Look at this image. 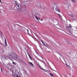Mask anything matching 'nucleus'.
I'll use <instances>...</instances> for the list:
<instances>
[{"mask_svg": "<svg viewBox=\"0 0 77 77\" xmlns=\"http://www.w3.org/2000/svg\"><path fill=\"white\" fill-rule=\"evenodd\" d=\"M69 15L70 17H73V16H74V15H73V14H69Z\"/></svg>", "mask_w": 77, "mask_h": 77, "instance_id": "nucleus-16", "label": "nucleus"}, {"mask_svg": "<svg viewBox=\"0 0 77 77\" xmlns=\"http://www.w3.org/2000/svg\"><path fill=\"white\" fill-rule=\"evenodd\" d=\"M17 72L16 71V72H15V74L16 75V77H20V76H18V74L17 75V73H16V72Z\"/></svg>", "mask_w": 77, "mask_h": 77, "instance_id": "nucleus-12", "label": "nucleus"}, {"mask_svg": "<svg viewBox=\"0 0 77 77\" xmlns=\"http://www.w3.org/2000/svg\"><path fill=\"white\" fill-rule=\"evenodd\" d=\"M12 63L13 64H14V65H15V64H16V63L15 62H12Z\"/></svg>", "mask_w": 77, "mask_h": 77, "instance_id": "nucleus-23", "label": "nucleus"}, {"mask_svg": "<svg viewBox=\"0 0 77 77\" xmlns=\"http://www.w3.org/2000/svg\"><path fill=\"white\" fill-rule=\"evenodd\" d=\"M41 42H42V43L43 44V45H44L45 47H48V46L47 45H46L41 40Z\"/></svg>", "mask_w": 77, "mask_h": 77, "instance_id": "nucleus-8", "label": "nucleus"}, {"mask_svg": "<svg viewBox=\"0 0 77 77\" xmlns=\"http://www.w3.org/2000/svg\"><path fill=\"white\" fill-rule=\"evenodd\" d=\"M69 27L68 26L67 27V30H68L69 31V32L70 33H71V31H69V28H72V26H71V24H70L69 25Z\"/></svg>", "mask_w": 77, "mask_h": 77, "instance_id": "nucleus-5", "label": "nucleus"}, {"mask_svg": "<svg viewBox=\"0 0 77 77\" xmlns=\"http://www.w3.org/2000/svg\"><path fill=\"white\" fill-rule=\"evenodd\" d=\"M38 66L39 67V68L41 69H43L41 67V66H40L39 65H38Z\"/></svg>", "mask_w": 77, "mask_h": 77, "instance_id": "nucleus-17", "label": "nucleus"}, {"mask_svg": "<svg viewBox=\"0 0 77 77\" xmlns=\"http://www.w3.org/2000/svg\"><path fill=\"white\" fill-rule=\"evenodd\" d=\"M29 63L30 65H31V66H33V64L32 63V62H29Z\"/></svg>", "mask_w": 77, "mask_h": 77, "instance_id": "nucleus-11", "label": "nucleus"}, {"mask_svg": "<svg viewBox=\"0 0 77 77\" xmlns=\"http://www.w3.org/2000/svg\"><path fill=\"white\" fill-rule=\"evenodd\" d=\"M17 29H18V30H20V31L22 30V29L21 28V26L18 27L17 28Z\"/></svg>", "mask_w": 77, "mask_h": 77, "instance_id": "nucleus-9", "label": "nucleus"}, {"mask_svg": "<svg viewBox=\"0 0 77 77\" xmlns=\"http://www.w3.org/2000/svg\"><path fill=\"white\" fill-rule=\"evenodd\" d=\"M15 55L14 54V53H11V54L10 56V57H11V58H12L14 59V57H15Z\"/></svg>", "mask_w": 77, "mask_h": 77, "instance_id": "nucleus-6", "label": "nucleus"}, {"mask_svg": "<svg viewBox=\"0 0 77 77\" xmlns=\"http://www.w3.org/2000/svg\"><path fill=\"white\" fill-rule=\"evenodd\" d=\"M41 57L42 58V57Z\"/></svg>", "mask_w": 77, "mask_h": 77, "instance_id": "nucleus-31", "label": "nucleus"}, {"mask_svg": "<svg viewBox=\"0 0 77 77\" xmlns=\"http://www.w3.org/2000/svg\"><path fill=\"white\" fill-rule=\"evenodd\" d=\"M29 59H30L31 60H33V59H32V57H29Z\"/></svg>", "mask_w": 77, "mask_h": 77, "instance_id": "nucleus-21", "label": "nucleus"}, {"mask_svg": "<svg viewBox=\"0 0 77 77\" xmlns=\"http://www.w3.org/2000/svg\"><path fill=\"white\" fill-rule=\"evenodd\" d=\"M50 74L51 76V77H53V75H54L53 74H52L51 73H50Z\"/></svg>", "mask_w": 77, "mask_h": 77, "instance_id": "nucleus-15", "label": "nucleus"}, {"mask_svg": "<svg viewBox=\"0 0 77 77\" xmlns=\"http://www.w3.org/2000/svg\"><path fill=\"white\" fill-rule=\"evenodd\" d=\"M28 54V55L29 56V57H30V55H29V54Z\"/></svg>", "mask_w": 77, "mask_h": 77, "instance_id": "nucleus-26", "label": "nucleus"}, {"mask_svg": "<svg viewBox=\"0 0 77 77\" xmlns=\"http://www.w3.org/2000/svg\"><path fill=\"white\" fill-rule=\"evenodd\" d=\"M14 59H17V60H19V57H18V55H15Z\"/></svg>", "mask_w": 77, "mask_h": 77, "instance_id": "nucleus-7", "label": "nucleus"}, {"mask_svg": "<svg viewBox=\"0 0 77 77\" xmlns=\"http://www.w3.org/2000/svg\"><path fill=\"white\" fill-rule=\"evenodd\" d=\"M1 71L2 72V71H2V68H1Z\"/></svg>", "mask_w": 77, "mask_h": 77, "instance_id": "nucleus-28", "label": "nucleus"}, {"mask_svg": "<svg viewBox=\"0 0 77 77\" xmlns=\"http://www.w3.org/2000/svg\"><path fill=\"white\" fill-rule=\"evenodd\" d=\"M0 2L1 3H2V1H1V0H0Z\"/></svg>", "mask_w": 77, "mask_h": 77, "instance_id": "nucleus-27", "label": "nucleus"}, {"mask_svg": "<svg viewBox=\"0 0 77 77\" xmlns=\"http://www.w3.org/2000/svg\"><path fill=\"white\" fill-rule=\"evenodd\" d=\"M57 14V15H58V16H59V17L60 18H62V16H61L60 15V14Z\"/></svg>", "mask_w": 77, "mask_h": 77, "instance_id": "nucleus-13", "label": "nucleus"}, {"mask_svg": "<svg viewBox=\"0 0 77 77\" xmlns=\"http://www.w3.org/2000/svg\"><path fill=\"white\" fill-rule=\"evenodd\" d=\"M66 41H66V42L67 43V44H69V41H68L67 40H66Z\"/></svg>", "mask_w": 77, "mask_h": 77, "instance_id": "nucleus-19", "label": "nucleus"}, {"mask_svg": "<svg viewBox=\"0 0 77 77\" xmlns=\"http://www.w3.org/2000/svg\"><path fill=\"white\" fill-rule=\"evenodd\" d=\"M43 20H42V19L41 20V21H43Z\"/></svg>", "mask_w": 77, "mask_h": 77, "instance_id": "nucleus-29", "label": "nucleus"}, {"mask_svg": "<svg viewBox=\"0 0 77 77\" xmlns=\"http://www.w3.org/2000/svg\"><path fill=\"white\" fill-rule=\"evenodd\" d=\"M27 33H29V29H27Z\"/></svg>", "mask_w": 77, "mask_h": 77, "instance_id": "nucleus-24", "label": "nucleus"}, {"mask_svg": "<svg viewBox=\"0 0 77 77\" xmlns=\"http://www.w3.org/2000/svg\"><path fill=\"white\" fill-rule=\"evenodd\" d=\"M27 2L24 1L23 3V4H24V5H27Z\"/></svg>", "mask_w": 77, "mask_h": 77, "instance_id": "nucleus-14", "label": "nucleus"}, {"mask_svg": "<svg viewBox=\"0 0 77 77\" xmlns=\"http://www.w3.org/2000/svg\"><path fill=\"white\" fill-rule=\"evenodd\" d=\"M54 8H55V11H57L58 12H60V10L59 9V8L57 7V6L56 5V4H55V6H54Z\"/></svg>", "mask_w": 77, "mask_h": 77, "instance_id": "nucleus-3", "label": "nucleus"}, {"mask_svg": "<svg viewBox=\"0 0 77 77\" xmlns=\"http://www.w3.org/2000/svg\"><path fill=\"white\" fill-rule=\"evenodd\" d=\"M72 2H73V3H75V0H72Z\"/></svg>", "mask_w": 77, "mask_h": 77, "instance_id": "nucleus-18", "label": "nucleus"}, {"mask_svg": "<svg viewBox=\"0 0 77 77\" xmlns=\"http://www.w3.org/2000/svg\"><path fill=\"white\" fill-rule=\"evenodd\" d=\"M42 69L43 70V71H45V72H46V71H47V70L43 68Z\"/></svg>", "mask_w": 77, "mask_h": 77, "instance_id": "nucleus-20", "label": "nucleus"}, {"mask_svg": "<svg viewBox=\"0 0 77 77\" xmlns=\"http://www.w3.org/2000/svg\"><path fill=\"white\" fill-rule=\"evenodd\" d=\"M36 13H33V12L31 13L30 14H29V17H36Z\"/></svg>", "mask_w": 77, "mask_h": 77, "instance_id": "nucleus-2", "label": "nucleus"}, {"mask_svg": "<svg viewBox=\"0 0 77 77\" xmlns=\"http://www.w3.org/2000/svg\"><path fill=\"white\" fill-rule=\"evenodd\" d=\"M5 45L6 46H7V45H8V44H7V42H6V39H5Z\"/></svg>", "mask_w": 77, "mask_h": 77, "instance_id": "nucleus-10", "label": "nucleus"}, {"mask_svg": "<svg viewBox=\"0 0 77 77\" xmlns=\"http://www.w3.org/2000/svg\"><path fill=\"white\" fill-rule=\"evenodd\" d=\"M23 32L24 33H25V30H24V29H23Z\"/></svg>", "mask_w": 77, "mask_h": 77, "instance_id": "nucleus-25", "label": "nucleus"}, {"mask_svg": "<svg viewBox=\"0 0 77 77\" xmlns=\"http://www.w3.org/2000/svg\"><path fill=\"white\" fill-rule=\"evenodd\" d=\"M40 16L41 15H40V14L39 13H36V16H35V18H36V19H37L38 21L39 22V20H38V18H40Z\"/></svg>", "mask_w": 77, "mask_h": 77, "instance_id": "nucleus-4", "label": "nucleus"}, {"mask_svg": "<svg viewBox=\"0 0 77 77\" xmlns=\"http://www.w3.org/2000/svg\"><path fill=\"white\" fill-rule=\"evenodd\" d=\"M67 66H69V65H67Z\"/></svg>", "mask_w": 77, "mask_h": 77, "instance_id": "nucleus-30", "label": "nucleus"}, {"mask_svg": "<svg viewBox=\"0 0 77 77\" xmlns=\"http://www.w3.org/2000/svg\"><path fill=\"white\" fill-rule=\"evenodd\" d=\"M59 55H60V56H61V57H63V56H62V55H60V54H59Z\"/></svg>", "mask_w": 77, "mask_h": 77, "instance_id": "nucleus-22", "label": "nucleus"}, {"mask_svg": "<svg viewBox=\"0 0 77 77\" xmlns=\"http://www.w3.org/2000/svg\"><path fill=\"white\" fill-rule=\"evenodd\" d=\"M15 5H16V8L17 10H20L21 8V6L20 4L18 2L15 3Z\"/></svg>", "mask_w": 77, "mask_h": 77, "instance_id": "nucleus-1", "label": "nucleus"}]
</instances>
